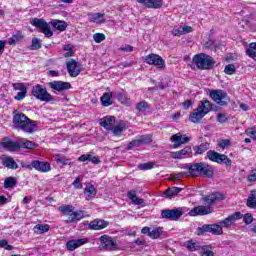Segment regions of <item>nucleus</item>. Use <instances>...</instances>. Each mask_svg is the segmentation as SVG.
Returning <instances> with one entry per match:
<instances>
[{
  "label": "nucleus",
  "instance_id": "nucleus-1",
  "mask_svg": "<svg viewBox=\"0 0 256 256\" xmlns=\"http://www.w3.org/2000/svg\"><path fill=\"white\" fill-rule=\"evenodd\" d=\"M13 123L17 129H21L26 133H33L37 129V123L27 118L23 113L14 112Z\"/></svg>",
  "mask_w": 256,
  "mask_h": 256
},
{
  "label": "nucleus",
  "instance_id": "nucleus-2",
  "mask_svg": "<svg viewBox=\"0 0 256 256\" xmlns=\"http://www.w3.org/2000/svg\"><path fill=\"white\" fill-rule=\"evenodd\" d=\"M189 174L192 177H213V167L207 163L200 162L188 166Z\"/></svg>",
  "mask_w": 256,
  "mask_h": 256
},
{
  "label": "nucleus",
  "instance_id": "nucleus-3",
  "mask_svg": "<svg viewBox=\"0 0 256 256\" xmlns=\"http://www.w3.org/2000/svg\"><path fill=\"white\" fill-rule=\"evenodd\" d=\"M211 109H213L211 102H209V100H202L197 109L190 113L189 121H191V123H200Z\"/></svg>",
  "mask_w": 256,
  "mask_h": 256
},
{
  "label": "nucleus",
  "instance_id": "nucleus-4",
  "mask_svg": "<svg viewBox=\"0 0 256 256\" xmlns=\"http://www.w3.org/2000/svg\"><path fill=\"white\" fill-rule=\"evenodd\" d=\"M193 63L202 71H207L215 67V60H213V57L205 53L196 54L193 57Z\"/></svg>",
  "mask_w": 256,
  "mask_h": 256
},
{
  "label": "nucleus",
  "instance_id": "nucleus-5",
  "mask_svg": "<svg viewBox=\"0 0 256 256\" xmlns=\"http://www.w3.org/2000/svg\"><path fill=\"white\" fill-rule=\"evenodd\" d=\"M58 210L62 215H66L68 217L66 223H75V221H81V219L85 217L83 211H74V208L71 205L60 206Z\"/></svg>",
  "mask_w": 256,
  "mask_h": 256
},
{
  "label": "nucleus",
  "instance_id": "nucleus-6",
  "mask_svg": "<svg viewBox=\"0 0 256 256\" xmlns=\"http://www.w3.org/2000/svg\"><path fill=\"white\" fill-rule=\"evenodd\" d=\"M209 96L216 105H219V107H226V105H229V95L223 90H211Z\"/></svg>",
  "mask_w": 256,
  "mask_h": 256
},
{
  "label": "nucleus",
  "instance_id": "nucleus-7",
  "mask_svg": "<svg viewBox=\"0 0 256 256\" xmlns=\"http://www.w3.org/2000/svg\"><path fill=\"white\" fill-rule=\"evenodd\" d=\"M32 95L39 101H44L45 103H49V101H53V96L47 92V88L42 86L41 84H37L32 88Z\"/></svg>",
  "mask_w": 256,
  "mask_h": 256
},
{
  "label": "nucleus",
  "instance_id": "nucleus-8",
  "mask_svg": "<svg viewBox=\"0 0 256 256\" xmlns=\"http://www.w3.org/2000/svg\"><path fill=\"white\" fill-rule=\"evenodd\" d=\"M211 233L212 235H223V227L221 224H204L198 228V235H205Z\"/></svg>",
  "mask_w": 256,
  "mask_h": 256
},
{
  "label": "nucleus",
  "instance_id": "nucleus-9",
  "mask_svg": "<svg viewBox=\"0 0 256 256\" xmlns=\"http://www.w3.org/2000/svg\"><path fill=\"white\" fill-rule=\"evenodd\" d=\"M30 23L31 25H33V27H37V29H40L45 37H53V31H51V26H49V24L44 19L34 18L30 21Z\"/></svg>",
  "mask_w": 256,
  "mask_h": 256
},
{
  "label": "nucleus",
  "instance_id": "nucleus-10",
  "mask_svg": "<svg viewBox=\"0 0 256 256\" xmlns=\"http://www.w3.org/2000/svg\"><path fill=\"white\" fill-rule=\"evenodd\" d=\"M207 157L210 161H213L214 163H224V165H231V159L227 157L225 154H219L218 152H215L213 150H210L207 152Z\"/></svg>",
  "mask_w": 256,
  "mask_h": 256
},
{
  "label": "nucleus",
  "instance_id": "nucleus-11",
  "mask_svg": "<svg viewBox=\"0 0 256 256\" xmlns=\"http://www.w3.org/2000/svg\"><path fill=\"white\" fill-rule=\"evenodd\" d=\"M183 213H185V208L181 207L171 210H162V218L170 219V221H177V219L183 216Z\"/></svg>",
  "mask_w": 256,
  "mask_h": 256
},
{
  "label": "nucleus",
  "instance_id": "nucleus-12",
  "mask_svg": "<svg viewBox=\"0 0 256 256\" xmlns=\"http://www.w3.org/2000/svg\"><path fill=\"white\" fill-rule=\"evenodd\" d=\"M144 61L147 65H154L158 69H163L165 67V60L157 54H149L145 57Z\"/></svg>",
  "mask_w": 256,
  "mask_h": 256
},
{
  "label": "nucleus",
  "instance_id": "nucleus-13",
  "mask_svg": "<svg viewBox=\"0 0 256 256\" xmlns=\"http://www.w3.org/2000/svg\"><path fill=\"white\" fill-rule=\"evenodd\" d=\"M87 243H89V238L72 239L66 243V249L68 251H75V249H79V247H83Z\"/></svg>",
  "mask_w": 256,
  "mask_h": 256
},
{
  "label": "nucleus",
  "instance_id": "nucleus-14",
  "mask_svg": "<svg viewBox=\"0 0 256 256\" xmlns=\"http://www.w3.org/2000/svg\"><path fill=\"white\" fill-rule=\"evenodd\" d=\"M66 67L70 77H78L81 73V64L73 59L67 62Z\"/></svg>",
  "mask_w": 256,
  "mask_h": 256
},
{
  "label": "nucleus",
  "instance_id": "nucleus-15",
  "mask_svg": "<svg viewBox=\"0 0 256 256\" xmlns=\"http://www.w3.org/2000/svg\"><path fill=\"white\" fill-rule=\"evenodd\" d=\"M117 247V244L113 241V239L107 235L100 237V249H107L108 251H111V249H115Z\"/></svg>",
  "mask_w": 256,
  "mask_h": 256
},
{
  "label": "nucleus",
  "instance_id": "nucleus-16",
  "mask_svg": "<svg viewBox=\"0 0 256 256\" xmlns=\"http://www.w3.org/2000/svg\"><path fill=\"white\" fill-rule=\"evenodd\" d=\"M32 167L40 173H49L51 171V163L45 161L34 160L32 161Z\"/></svg>",
  "mask_w": 256,
  "mask_h": 256
},
{
  "label": "nucleus",
  "instance_id": "nucleus-17",
  "mask_svg": "<svg viewBox=\"0 0 256 256\" xmlns=\"http://www.w3.org/2000/svg\"><path fill=\"white\" fill-rule=\"evenodd\" d=\"M170 141L174 143V149H177L180 145H185V143H189L191 138L187 137V135H181V133H177L170 138Z\"/></svg>",
  "mask_w": 256,
  "mask_h": 256
},
{
  "label": "nucleus",
  "instance_id": "nucleus-18",
  "mask_svg": "<svg viewBox=\"0 0 256 256\" xmlns=\"http://www.w3.org/2000/svg\"><path fill=\"white\" fill-rule=\"evenodd\" d=\"M243 219V214L241 212H235L234 214L228 216L225 220L220 222L221 227H231L235 221Z\"/></svg>",
  "mask_w": 256,
  "mask_h": 256
},
{
  "label": "nucleus",
  "instance_id": "nucleus-19",
  "mask_svg": "<svg viewBox=\"0 0 256 256\" xmlns=\"http://www.w3.org/2000/svg\"><path fill=\"white\" fill-rule=\"evenodd\" d=\"M209 213H211V207L198 206L191 209L188 214L190 217H197V215H209Z\"/></svg>",
  "mask_w": 256,
  "mask_h": 256
},
{
  "label": "nucleus",
  "instance_id": "nucleus-20",
  "mask_svg": "<svg viewBox=\"0 0 256 256\" xmlns=\"http://www.w3.org/2000/svg\"><path fill=\"white\" fill-rule=\"evenodd\" d=\"M49 86L51 89H54V91H67L68 89H71V83L63 81L50 82Z\"/></svg>",
  "mask_w": 256,
  "mask_h": 256
},
{
  "label": "nucleus",
  "instance_id": "nucleus-21",
  "mask_svg": "<svg viewBox=\"0 0 256 256\" xmlns=\"http://www.w3.org/2000/svg\"><path fill=\"white\" fill-rule=\"evenodd\" d=\"M116 123L114 116H105L100 120V125L107 131H111Z\"/></svg>",
  "mask_w": 256,
  "mask_h": 256
},
{
  "label": "nucleus",
  "instance_id": "nucleus-22",
  "mask_svg": "<svg viewBox=\"0 0 256 256\" xmlns=\"http://www.w3.org/2000/svg\"><path fill=\"white\" fill-rule=\"evenodd\" d=\"M138 3L145 5L148 9H161L163 7V0H137Z\"/></svg>",
  "mask_w": 256,
  "mask_h": 256
},
{
  "label": "nucleus",
  "instance_id": "nucleus-23",
  "mask_svg": "<svg viewBox=\"0 0 256 256\" xmlns=\"http://www.w3.org/2000/svg\"><path fill=\"white\" fill-rule=\"evenodd\" d=\"M2 147L7 149V151H19V140L15 142L9 138H4L2 140Z\"/></svg>",
  "mask_w": 256,
  "mask_h": 256
},
{
  "label": "nucleus",
  "instance_id": "nucleus-24",
  "mask_svg": "<svg viewBox=\"0 0 256 256\" xmlns=\"http://www.w3.org/2000/svg\"><path fill=\"white\" fill-rule=\"evenodd\" d=\"M88 21H90V23H96V25H101V23H105V14L90 13L88 14Z\"/></svg>",
  "mask_w": 256,
  "mask_h": 256
},
{
  "label": "nucleus",
  "instance_id": "nucleus-25",
  "mask_svg": "<svg viewBox=\"0 0 256 256\" xmlns=\"http://www.w3.org/2000/svg\"><path fill=\"white\" fill-rule=\"evenodd\" d=\"M225 196L219 192L213 193L204 198V201L207 205H213V203H217V201H223Z\"/></svg>",
  "mask_w": 256,
  "mask_h": 256
},
{
  "label": "nucleus",
  "instance_id": "nucleus-26",
  "mask_svg": "<svg viewBox=\"0 0 256 256\" xmlns=\"http://www.w3.org/2000/svg\"><path fill=\"white\" fill-rule=\"evenodd\" d=\"M192 32H193V28L191 26H176L172 30V35L177 37L179 35H187V33H192Z\"/></svg>",
  "mask_w": 256,
  "mask_h": 256
},
{
  "label": "nucleus",
  "instance_id": "nucleus-27",
  "mask_svg": "<svg viewBox=\"0 0 256 256\" xmlns=\"http://www.w3.org/2000/svg\"><path fill=\"white\" fill-rule=\"evenodd\" d=\"M19 149H37V143L25 138H21L18 140V150Z\"/></svg>",
  "mask_w": 256,
  "mask_h": 256
},
{
  "label": "nucleus",
  "instance_id": "nucleus-28",
  "mask_svg": "<svg viewBox=\"0 0 256 256\" xmlns=\"http://www.w3.org/2000/svg\"><path fill=\"white\" fill-rule=\"evenodd\" d=\"M109 225V222L105 220H99L96 219L92 222H90L89 227L90 229H93L94 231H101V229H105Z\"/></svg>",
  "mask_w": 256,
  "mask_h": 256
},
{
  "label": "nucleus",
  "instance_id": "nucleus-29",
  "mask_svg": "<svg viewBox=\"0 0 256 256\" xmlns=\"http://www.w3.org/2000/svg\"><path fill=\"white\" fill-rule=\"evenodd\" d=\"M126 129V125H125V122L123 121H119V122H116L113 126V129L110 130L113 135H115L116 137H121V134L123 133V131H125Z\"/></svg>",
  "mask_w": 256,
  "mask_h": 256
},
{
  "label": "nucleus",
  "instance_id": "nucleus-30",
  "mask_svg": "<svg viewBox=\"0 0 256 256\" xmlns=\"http://www.w3.org/2000/svg\"><path fill=\"white\" fill-rule=\"evenodd\" d=\"M191 153L190 147H185L184 149L177 151V152H171L170 156L172 159H184V157H187Z\"/></svg>",
  "mask_w": 256,
  "mask_h": 256
},
{
  "label": "nucleus",
  "instance_id": "nucleus-31",
  "mask_svg": "<svg viewBox=\"0 0 256 256\" xmlns=\"http://www.w3.org/2000/svg\"><path fill=\"white\" fill-rule=\"evenodd\" d=\"M127 196L130 201H132L133 205H143L145 203V200L137 197V193L133 190L129 191L127 193Z\"/></svg>",
  "mask_w": 256,
  "mask_h": 256
},
{
  "label": "nucleus",
  "instance_id": "nucleus-32",
  "mask_svg": "<svg viewBox=\"0 0 256 256\" xmlns=\"http://www.w3.org/2000/svg\"><path fill=\"white\" fill-rule=\"evenodd\" d=\"M184 247L188 249V251H199L201 249V245L197 240H189L184 243Z\"/></svg>",
  "mask_w": 256,
  "mask_h": 256
},
{
  "label": "nucleus",
  "instance_id": "nucleus-33",
  "mask_svg": "<svg viewBox=\"0 0 256 256\" xmlns=\"http://www.w3.org/2000/svg\"><path fill=\"white\" fill-rule=\"evenodd\" d=\"M3 165L8 169H19V165L17 164V162H15V159L11 157L3 158Z\"/></svg>",
  "mask_w": 256,
  "mask_h": 256
},
{
  "label": "nucleus",
  "instance_id": "nucleus-34",
  "mask_svg": "<svg viewBox=\"0 0 256 256\" xmlns=\"http://www.w3.org/2000/svg\"><path fill=\"white\" fill-rule=\"evenodd\" d=\"M113 98V93L112 92H105L102 97H101V103L103 105V107H109L110 105L113 104V102H111V99Z\"/></svg>",
  "mask_w": 256,
  "mask_h": 256
},
{
  "label": "nucleus",
  "instance_id": "nucleus-35",
  "mask_svg": "<svg viewBox=\"0 0 256 256\" xmlns=\"http://www.w3.org/2000/svg\"><path fill=\"white\" fill-rule=\"evenodd\" d=\"M246 55L256 61V42H252L246 48Z\"/></svg>",
  "mask_w": 256,
  "mask_h": 256
},
{
  "label": "nucleus",
  "instance_id": "nucleus-36",
  "mask_svg": "<svg viewBox=\"0 0 256 256\" xmlns=\"http://www.w3.org/2000/svg\"><path fill=\"white\" fill-rule=\"evenodd\" d=\"M84 193L86 195L87 201L91 199L92 197H95L97 195V191L95 190V186L88 184L84 190Z\"/></svg>",
  "mask_w": 256,
  "mask_h": 256
},
{
  "label": "nucleus",
  "instance_id": "nucleus-37",
  "mask_svg": "<svg viewBox=\"0 0 256 256\" xmlns=\"http://www.w3.org/2000/svg\"><path fill=\"white\" fill-rule=\"evenodd\" d=\"M199 251L201 256H215L213 248L209 245L200 246Z\"/></svg>",
  "mask_w": 256,
  "mask_h": 256
},
{
  "label": "nucleus",
  "instance_id": "nucleus-38",
  "mask_svg": "<svg viewBox=\"0 0 256 256\" xmlns=\"http://www.w3.org/2000/svg\"><path fill=\"white\" fill-rule=\"evenodd\" d=\"M52 26L58 31H65V29H67V22L61 20H53Z\"/></svg>",
  "mask_w": 256,
  "mask_h": 256
},
{
  "label": "nucleus",
  "instance_id": "nucleus-39",
  "mask_svg": "<svg viewBox=\"0 0 256 256\" xmlns=\"http://www.w3.org/2000/svg\"><path fill=\"white\" fill-rule=\"evenodd\" d=\"M47 231H49V224H38L34 227V233H37V235H43Z\"/></svg>",
  "mask_w": 256,
  "mask_h": 256
},
{
  "label": "nucleus",
  "instance_id": "nucleus-40",
  "mask_svg": "<svg viewBox=\"0 0 256 256\" xmlns=\"http://www.w3.org/2000/svg\"><path fill=\"white\" fill-rule=\"evenodd\" d=\"M179 193H181V188L172 187V188L167 189L164 192V195H166V197H168V199H171V197H175V195H179Z\"/></svg>",
  "mask_w": 256,
  "mask_h": 256
},
{
  "label": "nucleus",
  "instance_id": "nucleus-41",
  "mask_svg": "<svg viewBox=\"0 0 256 256\" xmlns=\"http://www.w3.org/2000/svg\"><path fill=\"white\" fill-rule=\"evenodd\" d=\"M54 159L60 165H71V160L65 156H61V154L54 155Z\"/></svg>",
  "mask_w": 256,
  "mask_h": 256
},
{
  "label": "nucleus",
  "instance_id": "nucleus-42",
  "mask_svg": "<svg viewBox=\"0 0 256 256\" xmlns=\"http://www.w3.org/2000/svg\"><path fill=\"white\" fill-rule=\"evenodd\" d=\"M161 233H163V228L157 227L150 230L148 237H150V239H159L161 237Z\"/></svg>",
  "mask_w": 256,
  "mask_h": 256
},
{
  "label": "nucleus",
  "instance_id": "nucleus-43",
  "mask_svg": "<svg viewBox=\"0 0 256 256\" xmlns=\"http://www.w3.org/2000/svg\"><path fill=\"white\" fill-rule=\"evenodd\" d=\"M248 207H251L252 209L256 208V190H252L251 194L247 201Z\"/></svg>",
  "mask_w": 256,
  "mask_h": 256
},
{
  "label": "nucleus",
  "instance_id": "nucleus-44",
  "mask_svg": "<svg viewBox=\"0 0 256 256\" xmlns=\"http://www.w3.org/2000/svg\"><path fill=\"white\" fill-rule=\"evenodd\" d=\"M209 143H202L198 147L195 148V151L198 155H203L205 151H208Z\"/></svg>",
  "mask_w": 256,
  "mask_h": 256
},
{
  "label": "nucleus",
  "instance_id": "nucleus-45",
  "mask_svg": "<svg viewBox=\"0 0 256 256\" xmlns=\"http://www.w3.org/2000/svg\"><path fill=\"white\" fill-rule=\"evenodd\" d=\"M65 53L64 57H73L75 55V51H73V45L67 44L63 47Z\"/></svg>",
  "mask_w": 256,
  "mask_h": 256
},
{
  "label": "nucleus",
  "instance_id": "nucleus-46",
  "mask_svg": "<svg viewBox=\"0 0 256 256\" xmlns=\"http://www.w3.org/2000/svg\"><path fill=\"white\" fill-rule=\"evenodd\" d=\"M21 39H23L21 33L14 34L11 38L8 39V44L15 45V43H18V41H21Z\"/></svg>",
  "mask_w": 256,
  "mask_h": 256
},
{
  "label": "nucleus",
  "instance_id": "nucleus-47",
  "mask_svg": "<svg viewBox=\"0 0 256 256\" xmlns=\"http://www.w3.org/2000/svg\"><path fill=\"white\" fill-rule=\"evenodd\" d=\"M117 99L120 100V103L123 105H131V100L127 98V96L123 95V93H118Z\"/></svg>",
  "mask_w": 256,
  "mask_h": 256
},
{
  "label": "nucleus",
  "instance_id": "nucleus-48",
  "mask_svg": "<svg viewBox=\"0 0 256 256\" xmlns=\"http://www.w3.org/2000/svg\"><path fill=\"white\" fill-rule=\"evenodd\" d=\"M153 167H155V163L153 162L143 163L138 166L140 171H149V169H153Z\"/></svg>",
  "mask_w": 256,
  "mask_h": 256
},
{
  "label": "nucleus",
  "instance_id": "nucleus-49",
  "mask_svg": "<svg viewBox=\"0 0 256 256\" xmlns=\"http://www.w3.org/2000/svg\"><path fill=\"white\" fill-rule=\"evenodd\" d=\"M15 178L13 177H10V178H7L5 181H4V187L6 189H12V187H15Z\"/></svg>",
  "mask_w": 256,
  "mask_h": 256
},
{
  "label": "nucleus",
  "instance_id": "nucleus-50",
  "mask_svg": "<svg viewBox=\"0 0 256 256\" xmlns=\"http://www.w3.org/2000/svg\"><path fill=\"white\" fill-rule=\"evenodd\" d=\"M137 140L139 145H148V143H151V136L150 135L141 136Z\"/></svg>",
  "mask_w": 256,
  "mask_h": 256
},
{
  "label": "nucleus",
  "instance_id": "nucleus-51",
  "mask_svg": "<svg viewBox=\"0 0 256 256\" xmlns=\"http://www.w3.org/2000/svg\"><path fill=\"white\" fill-rule=\"evenodd\" d=\"M31 49L33 51H37V49H41V40H39V38L32 39Z\"/></svg>",
  "mask_w": 256,
  "mask_h": 256
},
{
  "label": "nucleus",
  "instance_id": "nucleus-52",
  "mask_svg": "<svg viewBox=\"0 0 256 256\" xmlns=\"http://www.w3.org/2000/svg\"><path fill=\"white\" fill-rule=\"evenodd\" d=\"M93 39H94L95 43H103V41H105V34L95 33L93 35Z\"/></svg>",
  "mask_w": 256,
  "mask_h": 256
},
{
  "label": "nucleus",
  "instance_id": "nucleus-53",
  "mask_svg": "<svg viewBox=\"0 0 256 256\" xmlns=\"http://www.w3.org/2000/svg\"><path fill=\"white\" fill-rule=\"evenodd\" d=\"M235 71H236L235 65L233 64H228L224 69V72L226 73V75H233Z\"/></svg>",
  "mask_w": 256,
  "mask_h": 256
},
{
  "label": "nucleus",
  "instance_id": "nucleus-54",
  "mask_svg": "<svg viewBox=\"0 0 256 256\" xmlns=\"http://www.w3.org/2000/svg\"><path fill=\"white\" fill-rule=\"evenodd\" d=\"M14 91H27V86L24 83H13Z\"/></svg>",
  "mask_w": 256,
  "mask_h": 256
},
{
  "label": "nucleus",
  "instance_id": "nucleus-55",
  "mask_svg": "<svg viewBox=\"0 0 256 256\" xmlns=\"http://www.w3.org/2000/svg\"><path fill=\"white\" fill-rule=\"evenodd\" d=\"M27 97V90H23L17 93V95L14 97L16 101H23Z\"/></svg>",
  "mask_w": 256,
  "mask_h": 256
},
{
  "label": "nucleus",
  "instance_id": "nucleus-56",
  "mask_svg": "<svg viewBox=\"0 0 256 256\" xmlns=\"http://www.w3.org/2000/svg\"><path fill=\"white\" fill-rule=\"evenodd\" d=\"M0 247H2L3 249H6V251H12L13 249L12 245H8L7 240H0Z\"/></svg>",
  "mask_w": 256,
  "mask_h": 256
},
{
  "label": "nucleus",
  "instance_id": "nucleus-57",
  "mask_svg": "<svg viewBox=\"0 0 256 256\" xmlns=\"http://www.w3.org/2000/svg\"><path fill=\"white\" fill-rule=\"evenodd\" d=\"M243 221L244 223H246V225H251V223H253V215L245 214V216L243 217Z\"/></svg>",
  "mask_w": 256,
  "mask_h": 256
},
{
  "label": "nucleus",
  "instance_id": "nucleus-58",
  "mask_svg": "<svg viewBox=\"0 0 256 256\" xmlns=\"http://www.w3.org/2000/svg\"><path fill=\"white\" fill-rule=\"evenodd\" d=\"M135 147H139V142L138 140H133L131 141L128 146H127V150L131 151V149H135Z\"/></svg>",
  "mask_w": 256,
  "mask_h": 256
},
{
  "label": "nucleus",
  "instance_id": "nucleus-59",
  "mask_svg": "<svg viewBox=\"0 0 256 256\" xmlns=\"http://www.w3.org/2000/svg\"><path fill=\"white\" fill-rule=\"evenodd\" d=\"M119 51H125L126 53H132V51H133V46H131V45L121 46V47L119 48Z\"/></svg>",
  "mask_w": 256,
  "mask_h": 256
},
{
  "label": "nucleus",
  "instance_id": "nucleus-60",
  "mask_svg": "<svg viewBox=\"0 0 256 256\" xmlns=\"http://www.w3.org/2000/svg\"><path fill=\"white\" fill-rule=\"evenodd\" d=\"M136 108L138 109V111H145L147 109V102L138 103Z\"/></svg>",
  "mask_w": 256,
  "mask_h": 256
},
{
  "label": "nucleus",
  "instance_id": "nucleus-61",
  "mask_svg": "<svg viewBox=\"0 0 256 256\" xmlns=\"http://www.w3.org/2000/svg\"><path fill=\"white\" fill-rule=\"evenodd\" d=\"M248 181L251 183L256 181V169L251 171L250 175L248 176Z\"/></svg>",
  "mask_w": 256,
  "mask_h": 256
},
{
  "label": "nucleus",
  "instance_id": "nucleus-62",
  "mask_svg": "<svg viewBox=\"0 0 256 256\" xmlns=\"http://www.w3.org/2000/svg\"><path fill=\"white\" fill-rule=\"evenodd\" d=\"M217 121L219 123H225L227 121V116L225 114H218Z\"/></svg>",
  "mask_w": 256,
  "mask_h": 256
},
{
  "label": "nucleus",
  "instance_id": "nucleus-63",
  "mask_svg": "<svg viewBox=\"0 0 256 256\" xmlns=\"http://www.w3.org/2000/svg\"><path fill=\"white\" fill-rule=\"evenodd\" d=\"M230 143L231 142L229 140H222L219 142V147L225 149V147H229Z\"/></svg>",
  "mask_w": 256,
  "mask_h": 256
},
{
  "label": "nucleus",
  "instance_id": "nucleus-64",
  "mask_svg": "<svg viewBox=\"0 0 256 256\" xmlns=\"http://www.w3.org/2000/svg\"><path fill=\"white\" fill-rule=\"evenodd\" d=\"M247 135L248 137H251V139H255L256 141V130H248Z\"/></svg>",
  "mask_w": 256,
  "mask_h": 256
}]
</instances>
